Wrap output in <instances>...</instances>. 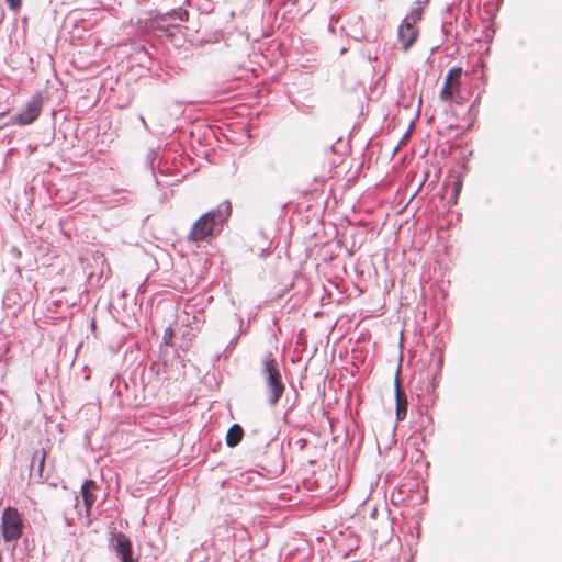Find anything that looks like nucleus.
Returning <instances> with one entry per match:
<instances>
[{
    "label": "nucleus",
    "mask_w": 562,
    "mask_h": 562,
    "mask_svg": "<svg viewBox=\"0 0 562 562\" xmlns=\"http://www.w3.org/2000/svg\"><path fill=\"white\" fill-rule=\"evenodd\" d=\"M262 375L269 390V404L274 406L283 395L285 386L282 381L279 364L271 352L266 355L262 359Z\"/></svg>",
    "instance_id": "1"
},
{
    "label": "nucleus",
    "mask_w": 562,
    "mask_h": 562,
    "mask_svg": "<svg viewBox=\"0 0 562 562\" xmlns=\"http://www.w3.org/2000/svg\"><path fill=\"white\" fill-rule=\"evenodd\" d=\"M462 75L461 67H453L449 69L445 77L443 86L439 91V99L445 103L463 104L465 99L461 94L462 89Z\"/></svg>",
    "instance_id": "2"
},
{
    "label": "nucleus",
    "mask_w": 562,
    "mask_h": 562,
    "mask_svg": "<svg viewBox=\"0 0 562 562\" xmlns=\"http://www.w3.org/2000/svg\"><path fill=\"white\" fill-rule=\"evenodd\" d=\"M220 211H210L202 216H200L192 225L189 234L188 240L192 243L202 241L212 237L218 226L220 222H223V217H221Z\"/></svg>",
    "instance_id": "3"
},
{
    "label": "nucleus",
    "mask_w": 562,
    "mask_h": 562,
    "mask_svg": "<svg viewBox=\"0 0 562 562\" xmlns=\"http://www.w3.org/2000/svg\"><path fill=\"white\" fill-rule=\"evenodd\" d=\"M24 530L22 515L15 507H7L1 515L0 532L4 542L19 540Z\"/></svg>",
    "instance_id": "4"
},
{
    "label": "nucleus",
    "mask_w": 562,
    "mask_h": 562,
    "mask_svg": "<svg viewBox=\"0 0 562 562\" xmlns=\"http://www.w3.org/2000/svg\"><path fill=\"white\" fill-rule=\"evenodd\" d=\"M42 97L34 95L25 105V108L14 116V122L19 125H27L33 123L41 114Z\"/></svg>",
    "instance_id": "5"
},
{
    "label": "nucleus",
    "mask_w": 562,
    "mask_h": 562,
    "mask_svg": "<svg viewBox=\"0 0 562 562\" xmlns=\"http://www.w3.org/2000/svg\"><path fill=\"white\" fill-rule=\"evenodd\" d=\"M415 23L416 20L409 21V19L406 18L398 27L397 36L404 52L408 50L418 38L419 32Z\"/></svg>",
    "instance_id": "6"
},
{
    "label": "nucleus",
    "mask_w": 562,
    "mask_h": 562,
    "mask_svg": "<svg viewBox=\"0 0 562 562\" xmlns=\"http://www.w3.org/2000/svg\"><path fill=\"white\" fill-rule=\"evenodd\" d=\"M114 550L121 562H137L132 557V542L125 533L119 532L114 536Z\"/></svg>",
    "instance_id": "7"
},
{
    "label": "nucleus",
    "mask_w": 562,
    "mask_h": 562,
    "mask_svg": "<svg viewBox=\"0 0 562 562\" xmlns=\"http://www.w3.org/2000/svg\"><path fill=\"white\" fill-rule=\"evenodd\" d=\"M98 485L92 480H86L81 486V496L83 499L85 508H86V517L88 518V521H91V509L93 504L97 501V494Z\"/></svg>",
    "instance_id": "8"
},
{
    "label": "nucleus",
    "mask_w": 562,
    "mask_h": 562,
    "mask_svg": "<svg viewBox=\"0 0 562 562\" xmlns=\"http://www.w3.org/2000/svg\"><path fill=\"white\" fill-rule=\"evenodd\" d=\"M396 419L404 420L407 414V396L403 391L398 379L395 380Z\"/></svg>",
    "instance_id": "9"
},
{
    "label": "nucleus",
    "mask_w": 562,
    "mask_h": 562,
    "mask_svg": "<svg viewBox=\"0 0 562 562\" xmlns=\"http://www.w3.org/2000/svg\"><path fill=\"white\" fill-rule=\"evenodd\" d=\"M244 430L238 424L231 426L226 434V443L228 447H236L243 439Z\"/></svg>",
    "instance_id": "10"
},
{
    "label": "nucleus",
    "mask_w": 562,
    "mask_h": 562,
    "mask_svg": "<svg viewBox=\"0 0 562 562\" xmlns=\"http://www.w3.org/2000/svg\"><path fill=\"white\" fill-rule=\"evenodd\" d=\"M5 2L13 11H19L22 7V0H5Z\"/></svg>",
    "instance_id": "11"
},
{
    "label": "nucleus",
    "mask_w": 562,
    "mask_h": 562,
    "mask_svg": "<svg viewBox=\"0 0 562 562\" xmlns=\"http://www.w3.org/2000/svg\"><path fill=\"white\" fill-rule=\"evenodd\" d=\"M181 21H187L189 13L187 11H179L176 13Z\"/></svg>",
    "instance_id": "12"
},
{
    "label": "nucleus",
    "mask_w": 562,
    "mask_h": 562,
    "mask_svg": "<svg viewBox=\"0 0 562 562\" xmlns=\"http://www.w3.org/2000/svg\"><path fill=\"white\" fill-rule=\"evenodd\" d=\"M225 212H226V216L231 215V204H229V202L225 203Z\"/></svg>",
    "instance_id": "13"
},
{
    "label": "nucleus",
    "mask_w": 562,
    "mask_h": 562,
    "mask_svg": "<svg viewBox=\"0 0 562 562\" xmlns=\"http://www.w3.org/2000/svg\"><path fill=\"white\" fill-rule=\"evenodd\" d=\"M171 336H172V331L170 329L165 333V339H167V337H171Z\"/></svg>",
    "instance_id": "14"
}]
</instances>
